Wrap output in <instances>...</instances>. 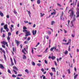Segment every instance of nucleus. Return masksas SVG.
<instances>
[{
    "instance_id": "obj_1",
    "label": "nucleus",
    "mask_w": 79,
    "mask_h": 79,
    "mask_svg": "<svg viewBox=\"0 0 79 79\" xmlns=\"http://www.w3.org/2000/svg\"><path fill=\"white\" fill-rule=\"evenodd\" d=\"M68 13H69L70 15V16L71 18H73V16H74L73 21H74L76 20V15H74V13L73 10H69V11Z\"/></svg>"
},
{
    "instance_id": "obj_2",
    "label": "nucleus",
    "mask_w": 79,
    "mask_h": 79,
    "mask_svg": "<svg viewBox=\"0 0 79 79\" xmlns=\"http://www.w3.org/2000/svg\"><path fill=\"white\" fill-rule=\"evenodd\" d=\"M23 32H25V34H26L25 35V37H27V36H28L29 35H31V34L29 31H28L27 30H26L27 29V27H23Z\"/></svg>"
},
{
    "instance_id": "obj_3",
    "label": "nucleus",
    "mask_w": 79,
    "mask_h": 79,
    "mask_svg": "<svg viewBox=\"0 0 79 79\" xmlns=\"http://www.w3.org/2000/svg\"><path fill=\"white\" fill-rule=\"evenodd\" d=\"M63 12H62V14L60 16V19L61 20H63V21H64V18L63 17Z\"/></svg>"
},
{
    "instance_id": "obj_4",
    "label": "nucleus",
    "mask_w": 79,
    "mask_h": 79,
    "mask_svg": "<svg viewBox=\"0 0 79 79\" xmlns=\"http://www.w3.org/2000/svg\"><path fill=\"white\" fill-rule=\"evenodd\" d=\"M76 14L77 16H76L77 18H78L79 17V8L77 9V12H76Z\"/></svg>"
},
{
    "instance_id": "obj_5",
    "label": "nucleus",
    "mask_w": 79,
    "mask_h": 79,
    "mask_svg": "<svg viewBox=\"0 0 79 79\" xmlns=\"http://www.w3.org/2000/svg\"><path fill=\"white\" fill-rule=\"evenodd\" d=\"M32 33L33 35H35V34H36L37 33V30H33L32 31Z\"/></svg>"
},
{
    "instance_id": "obj_6",
    "label": "nucleus",
    "mask_w": 79,
    "mask_h": 79,
    "mask_svg": "<svg viewBox=\"0 0 79 79\" xmlns=\"http://www.w3.org/2000/svg\"><path fill=\"white\" fill-rule=\"evenodd\" d=\"M10 61L11 63V65L12 66H13L14 65V63L13 61V59H12V58H10Z\"/></svg>"
},
{
    "instance_id": "obj_7",
    "label": "nucleus",
    "mask_w": 79,
    "mask_h": 79,
    "mask_svg": "<svg viewBox=\"0 0 79 79\" xmlns=\"http://www.w3.org/2000/svg\"><path fill=\"white\" fill-rule=\"evenodd\" d=\"M0 68L1 69H5V67L3 66V65L2 64H0Z\"/></svg>"
},
{
    "instance_id": "obj_8",
    "label": "nucleus",
    "mask_w": 79,
    "mask_h": 79,
    "mask_svg": "<svg viewBox=\"0 0 79 79\" xmlns=\"http://www.w3.org/2000/svg\"><path fill=\"white\" fill-rule=\"evenodd\" d=\"M1 44H3L4 45H7V42H5V41H3L1 42Z\"/></svg>"
},
{
    "instance_id": "obj_9",
    "label": "nucleus",
    "mask_w": 79,
    "mask_h": 79,
    "mask_svg": "<svg viewBox=\"0 0 79 79\" xmlns=\"http://www.w3.org/2000/svg\"><path fill=\"white\" fill-rule=\"evenodd\" d=\"M15 41L16 42V43L17 44V46H18L19 45L20 42L17 40H15Z\"/></svg>"
},
{
    "instance_id": "obj_10",
    "label": "nucleus",
    "mask_w": 79,
    "mask_h": 79,
    "mask_svg": "<svg viewBox=\"0 0 79 79\" xmlns=\"http://www.w3.org/2000/svg\"><path fill=\"white\" fill-rule=\"evenodd\" d=\"M13 69H15V70H16V71H18V68H17V67L15 66L13 67Z\"/></svg>"
},
{
    "instance_id": "obj_11",
    "label": "nucleus",
    "mask_w": 79,
    "mask_h": 79,
    "mask_svg": "<svg viewBox=\"0 0 79 79\" xmlns=\"http://www.w3.org/2000/svg\"><path fill=\"white\" fill-rule=\"evenodd\" d=\"M0 15L2 17H3V16H4L3 13H2V11H0Z\"/></svg>"
},
{
    "instance_id": "obj_12",
    "label": "nucleus",
    "mask_w": 79,
    "mask_h": 79,
    "mask_svg": "<svg viewBox=\"0 0 79 79\" xmlns=\"http://www.w3.org/2000/svg\"><path fill=\"white\" fill-rule=\"evenodd\" d=\"M7 25H5L4 26V29H6L8 28V27H7Z\"/></svg>"
},
{
    "instance_id": "obj_13",
    "label": "nucleus",
    "mask_w": 79,
    "mask_h": 79,
    "mask_svg": "<svg viewBox=\"0 0 79 79\" xmlns=\"http://www.w3.org/2000/svg\"><path fill=\"white\" fill-rule=\"evenodd\" d=\"M56 12H53L52 13H51V15H56Z\"/></svg>"
},
{
    "instance_id": "obj_14",
    "label": "nucleus",
    "mask_w": 79,
    "mask_h": 79,
    "mask_svg": "<svg viewBox=\"0 0 79 79\" xmlns=\"http://www.w3.org/2000/svg\"><path fill=\"white\" fill-rule=\"evenodd\" d=\"M25 71L26 72V73H27V74H29V71L27 69L25 70Z\"/></svg>"
},
{
    "instance_id": "obj_15",
    "label": "nucleus",
    "mask_w": 79,
    "mask_h": 79,
    "mask_svg": "<svg viewBox=\"0 0 79 79\" xmlns=\"http://www.w3.org/2000/svg\"><path fill=\"white\" fill-rule=\"evenodd\" d=\"M40 17H42L45 15V14H42V13H40Z\"/></svg>"
},
{
    "instance_id": "obj_16",
    "label": "nucleus",
    "mask_w": 79,
    "mask_h": 79,
    "mask_svg": "<svg viewBox=\"0 0 79 79\" xmlns=\"http://www.w3.org/2000/svg\"><path fill=\"white\" fill-rule=\"evenodd\" d=\"M0 50H2V52H3V53H4V54H5V51L4 50H2V48H0Z\"/></svg>"
},
{
    "instance_id": "obj_17",
    "label": "nucleus",
    "mask_w": 79,
    "mask_h": 79,
    "mask_svg": "<svg viewBox=\"0 0 79 79\" xmlns=\"http://www.w3.org/2000/svg\"><path fill=\"white\" fill-rule=\"evenodd\" d=\"M37 4H40V0H38L37 1Z\"/></svg>"
},
{
    "instance_id": "obj_18",
    "label": "nucleus",
    "mask_w": 79,
    "mask_h": 79,
    "mask_svg": "<svg viewBox=\"0 0 79 79\" xmlns=\"http://www.w3.org/2000/svg\"><path fill=\"white\" fill-rule=\"evenodd\" d=\"M22 53H23L24 55H26V53L24 52V49H22Z\"/></svg>"
},
{
    "instance_id": "obj_19",
    "label": "nucleus",
    "mask_w": 79,
    "mask_h": 79,
    "mask_svg": "<svg viewBox=\"0 0 79 79\" xmlns=\"http://www.w3.org/2000/svg\"><path fill=\"white\" fill-rule=\"evenodd\" d=\"M51 69H53V71L54 72H56V70H55V68L53 67V68H52Z\"/></svg>"
},
{
    "instance_id": "obj_20",
    "label": "nucleus",
    "mask_w": 79,
    "mask_h": 79,
    "mask_svg": "<svg viewBox=\"0 0 79 79\" xmlns=\"http://www.w3.org/2000/svg\"><path fill=\"white\" fill-rule=\"evenodd\" d=\"M7 40H8V41H9L10 42V37L9 36H8L7 37Z\"/></svg>"
},
{
    "instance_id": "obj_21",
    "label": "nucleus",
    "mask_w": 79,
    "mask_h": 79,
    "mask_svg": "<svg viewBox=\"0 0 79 79\" xmlns=\"http://www.w3.org/2000/svg\"><path fill=\"white\" fill-rule=\"evenodd\" d=\"M54 48H55V47H54L53 48H52L50 49V51H53V50H54Z\"/></svg>"
},
{
    "instance_id": "obj_22",
    "label": "nucleus",
    "mask_w": 79,
    "mask_h": 79,
    "mask_svg": "<svg viewBox=\"0 0 79 79\" xmlns=\"http://www.w3.org/2000/svg\"><path fill=\"white\" fill-rule=\"evenodd\" d=\"M23 59H26V56L25 55H23Z\"/></svg>"
},
{
    "instance_id": "obj_23",
    "label": "nucleus",
    "mask_w": 79,
    "mask_h": 79,
    "mask_svg": "<svg viewBox=\"0 0 79 79\" xmlns=\"http://www.w3.org/2000/svg\"><path fill=\"white\" fill-rule=\"evenodd\" d=\"M5 54H3L4 55V59L5 60H6V56L5 55Z\"/></svg>"
},
{
    "instance_id": "obj_24",
    "label": "nucleus",
    "mask_w": 79,
    "mask_h": 79,
    "mask_svg": "<svg viewBox=\"0 0 79 79\" xmlns=\"http://www.w3.org/2000/svg\"><path fill=\"white\" fill-rule=\"evenodd\" d=\"M68 51L67 50H66L65 51V52H64V54L65 55H67L68 54Z\"/></svg>"
},
{
    "instance_id": "obj_25",
    "label": "nucleus",
    "mask_w": 79,
    "mask_h": 79,
    "mask_svg": "<svg viewBox=\"0 0 79 79\" xmlns=\"http://www.w3.org/2000/svg\"><path fill=\"white\" fill-rule=\"evenodd\" d=\"M56 58V57L55 56H52V57H51V59H52V60H55V59Z\"/></svg>"
},
{
    "instance_id": "obj_26",
    "label": "nucleus",
    "mask_w": 79,
    "mask_h": 79,
    "mask_svg": "<svg viewBox=\"0 0 79 79\" xmlns=\"http://www.w3.org/2000/svg\"><path fill=\"white\" fill-rule=\"evenodd\" d=\"M55 23V22L54 21H52L51 23V25H53V24H54Z\"/></svg>"
},
{
    "instance_id": "obj_27",
    "label": "nucleus",
    "mask_w": 79,
    "mask_h": 79,
    "mask_svg": "<svg viewBox=\"0 0 79 79\" xmlns=\"http://www.w3.org/2000/svg\"><path fill=\"white\" fill-rule=\"evenodd\" d=\"M10 35H11V33L10 32L8 33V36H10Z\"/></svg>"
},
{
    "instance_id": "obj_28",
    "label": "nucleus",
    "mask_w": 79,
    "mask_h": 79,
    "mask_svg": "<svg viewBox=\"0 0 79 79\" xmlns=\"http://www.w3.org/2000/svg\"><path fill=\"white\" fill-rule=\"evenodd\" d=\"M13 71L15 73V74H17V72H16L15 69H13Z\"/></svg>"
},
{
    "instance_id": "obj_29",
    "label": "nucleus",
    "mask_w": 79,
    "mask_h": 79,
    "mask_svg": "<svg viewBox=\"0 0 79 79\" xmlns=\"http://www.w3.org/2000/svg\"><path fill=\"white\" fill-rule=\"evenodd\" d=\"M54 62L55 64V66H58V64H57V63H56V61H54Z\"/></svg>"
},
{
    "instance_id": "obj_30",
    "label": "nucleus",
    "mask_w": 79,
    "mask_h": 79,
    "mask_svg": "<svg viewBox=\"0 0 79 79\" xmlns=\"http://www.w3.org/2000/svg\"><path fill=\"white\" fill-rule=\"evenodd\" d=\"M37 66H41V64H40V63H38L37 64Z\"/></svg>"
},
{
    "instance_id": "obj_31",
    "label": "nucleus",
    "mask_w": 79,
    "mask_h": 79,
    "mask_svg": "<svg viewBox=\"0 0 79 79\" xmlns=\"http://www.w3.org/2000/svg\"><path fill=\"white\" fill-rule=\"evenodd\" d=\"M13 12H14V13L15 14H17V12L16 11V10H14Z\"/></svg>"
},
{
    "instance_id": "obj_32",
    "label": "nucleus",
    "mask_w": 79,
    "mask_h": 79,
    "mask_svg": "<svg viewBox=\"0 0 79 79\" xmlns=\"http://www.w3.org/2000/svg\"><path fill=\"white\" fill-rule=\"evenodd\" d=\"M78 76V75L77 74L74 77V78H75V79H76V78H77V77Z\"/></svg>"
},
{
    "instance_id": "obj_33",
    "label": "nucleus",
    "mask_w": 79,
    "mask_h": 79,
    "mask_svg": "<svg viewBox=\"0 0 79 79\" xmlns=\"http://www.w3.org/2000/svg\"><path fill=\"white\" fill-rule=\"evenodd\" d=\"M44 62L46 64H48V62H47V61L46 60H44Z\"/></svg>"
},
{
    "instance_id": "obj_34",
    "label": "nucleus",
    "mask_w": 79,
    "mask_h": 79,
    "mask_svg": "<svg viewBox=\"0 0 79 79\" xmlns=\"http://www.w3.org/2000/svg\"><path fill=\"white\" fill-rule=\"evenodd\" d=\"M71 40L69 39V41H68V43H69H69H71Z\"/></svg>"
},
{
    "instance_id": "obj_35",
    "label": "nucleus",
    "mask_w": 79,
    "mask_h": 79,
    "mask_svg": "<svg viewBox=\"0 0 79 79\" xmlns=\"http://www.w3.org/2000/svg\"><path fill=\"white\" fill-rule=\"evenodd\" d=\"M8 72L9 73H10V74H11V71L9 69L8 70Z\"/></svg>"
},
{
    "instance_id": "obj_36",
    "label": "nucleus",
    "mask_w": 79,
    "mask_h": 79,
    "mask_svg": "<svg viewBox=\"0 0 79 79\" xmlns=\"http://www.w3.org/2000/svg\"><path fill=\"white\" fill-rule=\"evenodd\" d=\"M19 33V31H17L16 32V35H18V34Z\"/></svg>"
},
{
    "instance_id": "obj_37",
    "label": "nucleus",
    "mask_w": 79,
    "mask_h": 79,
    "mask_svg": "<svg viewBox=\"0 0 79 79\" xmlns=\"http://www.w3.org/2000/svg\"><path fill=\"white\" fill-rule=\"evenodd\" d=\"M12 77H16V76L15 75V74H13L12 75Z\"/></svg>"
},
{
    "instance_id": "obj_38",
    "label": "nucleus",
    "mask_w": 79,
    "mask_h": 79,
    "mask_svg": "<svg viewBox=\"0 0 79 79\" xmlns=\"http://www.w3.org/2000/svg\"><path fill=\"white\" fill-rule=\"evenodd\" d=\"M14 63H15V64H16V60H15V58H14Z\"/></svg>"
},
{
    "instance_id": "obj_39",
    "label": "nucleus",
    "mask_w": 79,
    "mask_h": 79,
    "mask_svg": "<svg viewBox=\"0 0 79 79\" xmlns=\"http://www.w3.org/2000/svg\"><path fill=\"white\" fill-rule=\"evenodd\" d=\"M68 73L69 74H70V73H71V72L70 71V69H69L68 70Z\"/></svg>"
},
{
    "instance_id": "obj_40",
    "label": "nucleus",
    "mask_w": 79,
    "mask_h": 79,
    "mask_svg": "<svg viewBox=\"0 0 79 79\" xmlns=\"http://www.w3.org/2000/svg\"><path fill=\"white\" fill-rule=\"evenodd\" d=\"M31 52L32 54H34V49H33V48L32 49Z\"/></svg>"
},
{
    "instance_id": "obj_41",
    "label": "nucleus",
    "mask_w": 79,
    "mask_h": 79,
    "mask_svg": "<svg viewBox=\"0 0 79 79\" xmlns=\"http://www.w3.org/2000/svg\"><path fill=\"white\" fill-rule=\"evenodd\" d=\"M48 34L50 35V34H51V32L50 31H48Z\"/></svg>"
},
{
    "instance_id": "obj_42",
    "label": "nucleus",
    "mask_w": 79,
    "mask_h": 79,
    "mask_svg": "<svg viewBox=\"0 0 79 79\" xmlns=\"http://www.w3.org/2000/svg\"><path fill=\"white\" fill-rule=\"evenodd\" d=\"M47 50H48V48H47L46 49L45 51L44 52L45 53H47Z\"/></svg>"
},
{
    "instance_id": "obj_43",
    "label": "nucleus",
    "mask_w": 79,
    "mask_h": 79,
    "mask_svg": "<svg viewBox=\"0 0 79 79\" xmlns=\"http://www.w3.org/2000/svg\"><path fill=\"white\" fill-rule=\"evenodd\" d=\"M57 5L58 6H60V7H61V5H60L59 3H57Z\"/></svg>"
},
{
    "instance_id": "obj_44",
    "label": "nucleus",
    "mask_w": 79,
    "mask_h": 79,
    "mask_svg": "<svg viewBox=\"0 0 79 79\" xmlns=\"http://www.w3.org/2000/svg\"><path fill=\"white\" fill-rule=\"evenodd\" d=\"M49 74L51 75V76H53V73H49Z\"/></svg>"
},
{
    "instance_id": "obj_45",
    "label": "nucleus",
    "mask_w": 79,
    "mask_h": 79,
    "mask_svg": "<svg viewBox=\"0 0 79 79\" xmlns=\"http://www.w3.org/2000/svg\"><path fill=\"white\" fill-rule=\"evenodd\" d=\"M22 74H18L17 76H19L20 77H21V76H22Z\"/></svg>"
},
{
    "instance_id": "obj_46",
    "label": "nucleus",
    "mask_w": 79,
    "mask_h": 79,
    "mask_svg": "<svg viewBox=\"0 0 79 79\" xmlns=\"http://www.w3.org/2000/svg\"><path fill=\"white\" fill-rule=\"evenodd\" d=\"M32 64L33 66H35V63L34 62H33L32 63Z\"/></svg>"
},
{
    "instance_id": "obj_47",
    "label": "nucleus",
    "mask_w": 79,
    "mask_h": 79,
    "mask_svg": "<svg viewBox=\"0 0 79 79\" xmlns=\"http://www.w3.org/2000/svg\"><path fill=\"white\" fill-rule=\"evenodd\" d=\"M41 71L42 72H44V69H41Z\"/></svg>"
},
{
    "instance_id": "obj_48",
    "label": "nucleus",
    "mask_w": 79,
    "mask_h": 79,
    "mask_svg": "<svg viewBox=\"0 0 79 79\" xmlns=\"http://www.w3.org/2000/svg\"><path fill=\"white\" fill-rule=\"evenodd\" d=\"M30 39H31V38L29 37L27 39V40L28 41H29V40H30Z\"/></svg>"
},
{
    "instance_id": "obj_49",
    "label": "nucleus",
    "mask_w": 79,
    "mask_h": 79,
    "mask_svg": "<svg viewBox=\"0 0 79 79\" xmlns=\"http://www.w3.org/2000/svg\"><path fill=\"white\" fill-rule=\"evenodd\" d=\"M71 36H72V37H74L75 36V35H74V34L73 35V34H72Z\"/></svg>"
},
{
    "instance_id": "obj_50",
    "label": "nucleus",
    "mask_w": 79,
    "mask_h": 79,
    "mask_svg": "<svg viewBox=\"0 0 79 79\" xmlns=\"http://www.w3.org/2000/svg\"><path fill=\"white\" fill-rule=\"evenodd\" d=\"M5 37V34H3L2 35V37H3L4 38Z\"/></svg>"
},
{
    "instance_id": "obj_51",
    "label": "nucleus",
    "mask_w": 79,
    "mask_h": 79,
    "mask_svg": "<svg viewBox=\"0 0 79 79\" xmlns=\"http://www.w3.org/2000/svg\"><path fill=\"white\" fill-rule=\"evenodd\" d=\"M64 32L65 34H66V33H67V31H66V30H65V29H64Z\"/></svg>"
},
{
    "instance_id": "obj_52",
    "label": "nucleus",
    "mask_w": 79,
    "mask_h": 79,
    "mask_svg": "<svg viewBox=\"0 0 79 79\" xmlns=\"http://www.w3.org/2000/svg\"><path fill=\"white\" fill-rule=\"evenodd\" d=\"M22 34H23V33H22L19 35V37H20V36H21V35H22Z\"/></svg>"
},
{
    "instance_id": "obj_53",
    "label": "nucleus",
    "mask_w": 79,
    "mask_h": 79,
    "mask_svg": "<svg viewBox=\"0 0 79 79\" xmlns=\"http://www.w3.org/2000/svg\"><path fill=\"white\" fill-rule=\"evenodd\" d=\"M12 50H13V52H15V48H14V47H13L12 48Z\"/></svg>"
},
{
    "instance_id": "obj_54",
    "label": "nucleus",
    "mask_w": 79,
    "mask_h": 79,
    "mask_svg": "<svg viewBox=\"0 0 79 79\" xmlns=\"http://www.w3.org/2000/svg\"><path fill=\"white\" fill-rule=\"evenodd\" d=\"M71 24V25L70 26V27H74V25L73 24Z\"/></svg>"
},
{
    "instance_id": "obj_55",
    "label": "nucleus",
    "mask_w": 79,
    "mask_h": 79,
    "mask_svg": "<svg viewBox=\"0 0 79 79\" xmlns=\"http://www.w3.org/2000/svg\"><path fill=\"white\" fill-rule=\"evenodd\" d=\"M63 42H64V41L65 42H67V40H65L64 39L63 40Z\"/></svg>"
},
{
    "instance_id": "obj_56",
    "label": "nucleus",
    "mask_w": 79,
    "mask_h": 79,
    "mask_svg": "<svg viewBox=\"0 0 79 79\" xmlns=\"http://www.w3.org/2000/svg\"><path fill=\"white\" fill-rule=\"evenodd\" d=\"M6 30L7 32H8V31H9V29L8 28L6 29Z\"/></svg>"
},
{
    "instance_id": "obj_57",
    "label": "nucleus",
    "mask_w": 79,
    "mask_h": 79,
    "mask_svg": "<svg viewBox=\"0 0 79 79\" xmlns=\"http://www.w3.org/2000/svg\"><path fill=\"white\" fill-rule=\"evenodd\" d=\"M24 51L25 52H27V50H26V48H24Z\"/></svg>"
},
{
    "instance_id": "obj_58",
    "label": "nucleus",
    "mask_w": 79,
    "mask_h": 79,
    "mask_svg": "<svg viewBox=\"0 0 79 79\" xmlns=\"http://www.w3.org/2000/svg\"><path fill=\"white\" fill-rule=\"evenodd\" d=\"M2 47H3V48H5V46L4 45H2Z\"/></svg>"
},
{
    "instance_id": "obj_59",
    "label": "nucleus",
    "mask_w": 79,
    "mask_h": 79,
    "mask_svg": "<svg viewBox=\"0 0 79 79\" xmlns=\"http://www.w3.org/2000/svg\"><path fill=\"white\" fill-rule=\"evenodd\" d=\"M6 18H10V16H9V15H6Z\"/></svg>"
},
{
    "instance_id": "obj_60",
    "label": "nucleus",
    "mask_w": 79,
    "mask_h": 79,
    "mask_svg": "<svg viewBox=\"0 0 79 79\" xmlns=\"http://www.w3.org/2000/svg\"><path fill=\"white\" fill-rule=\"evenodd\" d=\"M10 30L11 31V32H12L13 31V29H12V27H10Z\"/></svg>"
},
{
    "instance_id": "obj_61",
    "label": "nucleus",
    "mask_w": 79,
    "mask_h": 79,
    "mask_svg": "<svg viewBox=\"0 0 79 79\" xmlns=\"http://www.w3.org/2000/svg\"><path fill=\"white\" fill-rule=\"evenodd\" d=\"M70 50H71V48H68V51H69V52H70Z\"/></svg>"
},
{
    "instance_id": "obj_62",
    "label": "nucleus",
    "mask_w": 79,
    "mask_h": 79,
    "mask_svg": "<svg viewBox=\"0 0 79 79\" xmlns=\"http://www.w3.org/2000/svg\"><path fill=\"white\" fill-rule=\"evenodd\" d=\"M69 23H70V21L68 20V24L69 25Z\"/></svg>"
},
{
    "instance_id": "obj_63",
    "label": "nucleus",
    "mask_w": 79,
    "mask_h": 79,
    "mask_svg": "<svg viewBox=\"0 0 79 79\" xmlns=\"http://www.w3.org/2000/svg\"><path fill=\"white\" fill-rule=\"evenodd\" d=\"M35 27V24H34L33 26V27Z\"/></svg>"
},
{
    "instance_id": "obj_64",
    "label": "nucleus",
    "mask_w": 79,
    "mask_h": 79,
    "mask_svg": "<svg viewBox=\"0 0 79 79\" xmlns=\"http://www.w3.org/2000/svg\"><path fill=\"white\" fill-rule=\"evenodd\" d=\"M46 78V77H45V76H44L43 77V79H45Z\"/></svg>"
}]
</instances>
